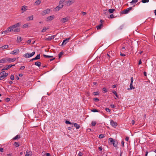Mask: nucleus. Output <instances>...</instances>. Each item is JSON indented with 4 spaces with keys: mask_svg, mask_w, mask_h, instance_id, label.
I'll use <instances>...</instances> for the list:
<instances>
[{
    "mask_svg": "<svg viewBox=\"0 0 156 156\" xmlns=\"http://www.w3.org/2000/svg\"><path fill=\"white\" fill-rule=\"evenodd\" d=\"M70 39V38H66V39L64 40L63 41L62 45H63V44H66L67 42L69 41Z\"/></svg>",
    "mask_w": 156,
    "mask_h": 156,
    "instance_id": "nucleus-15",
    "label": "nucleus"
},
{
    "mask_svg": "<svg viewBox=\"0 0 156 156\" xmlns=\"http://www.w3.org/2000/svg\"><path fill=\"white\" fill-rule=\"evenodd\" d=\"M41 62H35L34 64L35 65L40 67L41 66Z\"/></svg>",
    "mask_w": 156,
    "mask_h": 156,
    "instance_id": "nucleus-19",
    "label": "nucleus"
},
{
    "mask_svg": "<svg viewBox=\"0 0 156 156\" xmlns=\"http://www.w3.org/2000/svg\"><path fill=\"white\" fill-rule=\"evenodd\" d=\"M74 126L75 127L76 129H79L80 127V126L77 123H74Z\"/></svg>",
    "mask_w": 156,
    "mask_h": 156,
    "instance_id": "nucleus-17",
    "label": "nucleus"
},
{
    "mask_svg": "<svg viewBox=\"0 0 156 156\" xmlns=\"http://www.w3.org/2000/svg\"><path fill=\"white\" fill-rule=\"evenodd\" d=\"M131 82L132 83H133V77H131L130 79Z\"/></svg>",
    "mask_w": 156,
    "mask_h": 156,
    "instance_id": "nucleus-57",
    "label": "nucleus"
},
{
    "mask_svg": "<svg viewBox=\"0 0 156 156\" xmlns=\"http://www.w3.org/2000/svg\"><path fill=\"white\" fill-rule=\"evenodd\" d=\"M78 154L79 156H82L83 155V154L81 152H79Z\"/></svg>",
    "mask_w": 156,
    "mask_h": 156,
    "instance_id": "nucleus-59",
    "label": "nucleus"
},
{
    "mask_svg": "<svg viewBox=\"0 0 156 156\" xmlns=\"http://www.w3.org/2000/svg\"><path fill=\"white\" fill-rule=\"evenodd\" d=\"M46 156H50V154L49 153H46L45 154Z\"/></svg>",
    "mask_w": 156,
    "mask_h": 156,
    "instance_id": "nucleus-61",
    "label": "nucleus"
},
{
    "mask_svg": "<svg viewBox=\"0 0 156 156\" xmlns=\"http://www.w3.org/2000/svg\"><path fill=\"white\" fill-rule=\"evenodd\" d=\"M33 20V16L32 15L31 16H29L28 17L27 20L28 21Z\"/></svg>",
    "mask_w": 156,
    "mask_h": 156,
    "instance_id": "nucleus-24",
    "label": "nucleus"
},
{
    "mask_svg": "<svg viewBox=\"0 0 156 156\" xmlns=\"http://www.w3.org/2000/svg\"><path fill=\"white\" fill-rule=\"evenodd\" d=\"M101 156H107V154L103 153L101 155Z\"/></svg>",
    "mask_w": 156,
    "mask_h": 156,
    "instance_id": "nucleus-64",
    "label": "nucleus"
},
{
    "mask_svg": "<svg viewBox=\"0 0 156 156\" xmlns=\"http://www.w3.org/2000/svg\"><path fill=\"white\" fill-rule=\"evenodd\" d=\"M124 142L123 141H122L121 142L122 145L123 147L124 146Z\"/></svg>",
    "mask_w": 156,
    "mask_h": 156,
    "instance_id": "nucleus-60",
    "label": "nucleus"
},
{
    "mask_svg": "<svg viewBox=\"0 0 156 156\" xmlns=\"http://www.w3.org/2000/svg\"><path fill=\"white\" fill-rule=\"evenodd\" d=\"M65 122L67 124H73V122L71 123L68 120L66 121Z\"/></svg>",
    "mask_w": 156,
    "mask_h": 156,
    "instance_id": "nucleus-36",
    "label": "nucleus"
},
{
    "mask_svg": "<svg viewBox=\"0 0 156 156\" xmlns=\"http://www.w3.org/2000/svg\"><path fill=\"white\" fill-rule=\"evenodd\" d=\"M91 111L94 112H98V111L96 109H93L91 110Z\"/></svg>",
    "mask_w": 156,
    "mask_h": 156,
    "instance_id": "nucleus-46",
    "label": "nucleus"
},
{
    "mask_svg": "<svg viewBox=\"0 0 156 156\" xmlns=\"http://www.w3.org/2000/svg\"><path fill=\"white\" fill-rule=\"evenodd\" d=\"M113 57V55H112V56H111L109 54L107 53V56H105L106 60L105 61H105L106 62H108V61H111L114 58Z\"/></svg>",
    "mask_w": 156,
    "mask_h": 156,
    "instance_id": "nucleus-2",
    "label": "nucleus"
},
{
    "mask_svg": "<svg viewBox=\"0 0 156 156\" xmlns=\"http://www.w3.org/2000/svg\"><path fill=\"white\" fill-rule=\"evenodd\" d=\"M10 99L9 98H7L5 99V101L8 102L9 101H10Z\"/></svg>",
    "mask_w": 156,
    "mask_h": 156,
    "instance_id": "nucleus-51",
    "label": "nucleus"
},
{
    "mask_svg": "<svg viewBox=\"0 0 156 156\" xmlns=\"http://www.w3.org/2000/svg\"><path fill=\"white\" fill-rule=\"evenodd\" d=\"M35 53V51H33L31 53H26L23 55V56L26 58H28L33 56Z\"/></svg>",
    "mask_w": 156,
    "mask_h": 156,
    "instance_id": "nucleus-3",
    "label": "nucleus"
},
{
    "mask_svg": "<svg viewBox=\"0 0 156 156\" xmlns=\"http://www.w3.org/2000/svg\"><path fill=\"white\" fill-rule=\"evenodd\" d=\"M58 6L60 8H62L63 6V4H59V5Z\"/></svg>",
    "mask_w": 156,
    "mask_h": 156,
    "instance_id": "nucleus-50",
    "label": "nucleus"
},
{
    "mask_svg": "<svg viewBox=\"0 0 156 156\" xmlns=\"http://www.w3.org/2000/svg\"><path fill=\"white\" fill-rule=\"evenodd\" d=\"M41 2L40 0H37L35 2V4L37 5H39L41 3Z\"/></svg>",
    "mask_w": 156,
    "mask_h": 156,
    "instance_id": "nucleus-33",
    "label": "nucleus"
},
{
    "mask_svg": "<svg viewBox=\"0 0 156 156\" xmlns=\"http://www.w3.org/2000/svg\"><path fill=\"white\" fill-rule=\"evenodd\" d=\"M138 0H132V1L130 2L132 5H133L134 4L136 3Z\"/></svg>",
    "mask_w": 156,
    "mask_h": 156,
    "instance_id": "nucleus-23",
    "label": "nucleus"
},
{
    "mask_svg": "<svg viewBox=\"0 0 156 156\" xmlns=\"http://www.w3.org/2000/svg\"><path fill=\"white\" fill-rule=\"evenodd\" d=\"M27 6L25 5H24L22 6V9H21V10H22L23 11V12H22V13H23L25 11H26L27 10Z\"/></svg>",
    "mask_w": 156,
    "mask_h": 156,
    "instance_id": "nucleus-16",
    "label": "nucleus"
},
{
    "mask_svg": "<svg viewBox=\"0 0 156 156\" xmlns=\"http://www.w3.org/2000/svg\"><path fill=\"white\" fill-rule=\"evenodd\" d=\"M4 78V76H2L1 75L0 76V80H2Z\"/></svg>",
    "mask_w": 156,
    "mask_h": 156,
    "instance_id": "nucleus-55",
    "label": "nucleus"
},
{
    "mask_svg": "<svg viewBox=\"0 0 156 156\" xmlns=\"http://www.w3.org/2000/svg\"><path fill=\"white\" fill-rule=\"evenodd\" d=\"M104 135L103 134H101L99 135V137L100 138H102L104 137Z\"/></svg>",
    "mask_w": 156,
    "mask_h": 156,
    "instance_id": "nucleus-47",
    "label": "nucleus"
},
{
    "mask_svg": "<svg viewBox=\"0 0 156 156\" xmlns=\"http://www.w3.org/2000/svg\"><path fill=\"white\" fill-rule=\"evenodd\" d=\"M99 93L98 92H94L93 93V94L94 95H99Z\"/></svg>",
    "mask_w": 156,
    "mask_h": 156,
    "instance_id": "nucleus-40",
    "label": "nucleus"
},
{
    "mask_svg": "<svg viewBox=\"0 0 156 156\" xmlns=\"http://www.w3.org/2000/svg\"><path fill=\"white\" fill-rule=\"evenodd\" d=\"M14 145L16 147H17L19 146V144L17 142H15Z\"/></svg>",
    "mask_w": 156,
    "mask_h": 156,
    "instance_id": "nucleus-38",
    "label": "nucleus"
},
{
    "mask_svg": "<svg viewBox=\"0 0 156 156\" xmlns=\"http://www.w3.org/2000/svg\"><path fill=\"white\" fill-rule=\"evenodd\" d=\"M35 59H36V60H38V59H40V54H39L37 55L36 56V57H35Z\"/></svg>",
    "mask_w": 156,
    "mask_h": 156,
    "instance_id": "nucleus-35",
    "label": "nucleus"
},
{
    "mask_svg": "<svg viewBox=\"0 0 156 156\" xmlns=\"http://www.w3.org/2000/svg\"><path fill=\"white\" fill-rule=\"evenodd\" d=\"M110 106L112 108H114L115 107V106L114 105H111Z\"/></svg>",
    "mask_w": 156,
    "mask_h": 156,
    "instance_id": "nucleus-56",
    "label": "nucleus"
},
{
    "mask_svg": "<svg viewBox=\"0 0 156 156\" xmlns=\"http://www.w3.org/2000/svg\"><path fill=\"white\" fill-rule=\"evenodd\" d=\"M63 53L64 52H63V51H61V52H60L59 53V54H58V58H59V59L61 58L62 57V55L63 54Z\"/></svg>",
    "mask_w": 156,
    "mask_h": 156,
    "instance_id": "nucleus-29",
    "label": "nucleus"
},
{
    "mask_svg": "<svg viewBox=\"0 0 156 156\" xmlns=\"http://www.w3.org/2000/svg\"><path fill=\"white\" fill-rule=\"evenodd\" d=\"M43 56L45 58H48L53 57V56L48 55H43Z\"/></svg>",
    "mask_w": 156,
    "mask_h": 156,
    "instance_id": "nucleus-28",
    "label": "nucleus"
},
{
    "mask_svg": "<svg viewBox=\"0 0 156 156\" xmlns=\"http://www.w3.org/2000/svg\"><path fill=\"white\" fill-rule=\"evenodd\" d=\"M50 10L47 9H46L43 11V12L41 13L42 15L44 16L45 14L49 13L50 12Z\"/></svg>",
    "mask_w": 156,
    "mask_h": 156,
    "instance_id": "nucleus-12",
    "label": "nucleus"
},
{
    "mask_svg": "<svg viewBox=\"0 0 156 156\" xmlns=\"http://www.w3.org/2000/svg\"><path fill=\"white\" fill-rule=\"evenodd\" d=\"M28 24L27 23L24 24L23 26V28H25L28 27Z\"/></svg>",
    "mask_w": 156,
    "mask_h": 156,
    "instance_id": "nucleus-44",
    "label": "nucleus"
},
{
    "mask_svg": "<svg viewBox=\"0 0 156 156\" xmlns=\"http://www.w3.org/2000/svg\"><path fill=\"white\" fill-rule=\"evenodd\" d=\"M5 72L4 71H3L1 73H0V74L1 75V76H5Z\"/></svg>",
    "mask_w": 156,
    "mask_h": 156,
    "instance_id": "nucleus-39",
    "label": "nucleus"
},
{
    "mask_svg": "<svg viewBox=\"0 0 156 156\" xmlns=\"http://www.w3.org/2000/svg\"><path fill=\"white\" fill-rule=\"evenodd\" d=\"M93 100L96 102H98L99 101V99L97 98H94Z\"/></svg>",
    "mask_w": 156,
    "mask_h": 156,
    "instance_id": "nucleus-45",
    "label": "nucleus"
},
{
    "mask_svg": "<svg viewBox=\"0 0 156 156\" xmlns=\"http://www.w3.org/2000/svg\"><path fill=\"white\" fill-rule=\"evenodd\" d=\"M132 7H129L127 8V9H125L123 10L121 12V13L124 14H127L129 12L130 10H132Z\"/></svg>",
    "mask_w": 156,
    "mask_h": 156,
    "instance_id": "nucleus-4",
    "label": "nucleus"
},
{
    "mask_svg": "<svg viewBox=\"0 0 156 156\" xmlns=\"http://www.w3.org/2000/svg\"><path fill=\"white\" fill-rule=\"evenodd\" d=\"M16 58H7V62L10 63L11 62H13L15 61L16 60Z\"/></svg>",
    "mask_w": 156,
    "mask_h": 156,
    "instance_id": "nucleus-8",
    "label": "nucleus"
},
{
    "mask_svg": "<svg viewBox=\"0 0 156 156\" xmlns=\"http://www.w3.org/2000/svg\"><path fill=\"white\" fill-rule=\"evenodd\" d=\"M115 11V10L114 9H109L108 10V11L110 13H113Z\"/></svg>",
    "mask_w": 156,
    "mask_h": 156,
    "instance_id": "nucleus-31",
    "label": "nucleus"
},
{
    "mask_svg": "<svg viewBox=\"0 0 156 156\" xmlns=\"http://www.w3.org/2000/svg\"><path fill=\"white\" fill-rule=\"evenodd\" d=\"M7 58H4L0 60V63H7Z\"/></svg>",
    "mask_w": 156,
    "mask_h": 156,
    "instance_id": "nucleus-14",
    "label": "nucleus"
},
{
    "mask_svg": "<svg viewBox=\"0 0 156 156\" xmlns=\"http://www.w3.org/2000/svg\"><path fill=\"white\" fill-rule=\"evenodd\" d=\"M96 124V122L95 121H92L91 122V125L93 126H95Z\"/></svg>",
    "mask_w": 156,
    "mask_h": 156,
    "instance_id": "nucleus-34",
    "label": "nucleus"
},
{
    "mask_svg": "<svg viewBox=\"0 0 156 156\" xmlns=\"http://www.w3.org/2000/svg\"><path fill=\"white\" fill-rule=\"evenodd\" d=\"M25 68V67L24 66H21V67H20V70H23V69H24Z\"/></svg>",
    "mask_w": 156,
    "mask_h": 156,
    "instance_id": "nucleus-53",
    "label": "nucleus"
},
{
    "mask_svg": "<svg viewBox=\"0 0 156 156\" xmlns=\"http://www.w3.org/2000/svg\"><path fill=\"white\" fill-rule=\"evenodd\" d=\"M141 2L143 3H145L148 2H149V0H142Z\"/></svg>",
    "mask_w": 156,
    "mask_h": 156,
    "instance_id": "nucleus-42",
    "label": "nucleus"
},
{
    "mask_svg": "<svg viewBox=\"0 0 156 156\" xmlns=\"http://www.w3.org/2000/svg\"><path fill=\"white\" fill-rule=\"evenodd\" d=\"M120 55L122 56H126V55L125 54H122V53H121Z\"/></svg>",
    "mask_w": 156,
    "mask_h": 156,
    "instance_id": "nucleus-58",
    "label": "nucleus"
},
{
    "mask_svg": "<svg viewBox=\"0 0 156 156\" xmlns=\"http://www.w3.org/2000/svg\"><path fill=\"white\" fill-rule=\"evenodd\" d=\"M98 149L100 151H101L102 150V148L101 147H98Z\"/></svg>",
    "mask_w": 156,
    "mask_h": 156,
    "instance_id": "nucleus-63",
    "label": "nucleus"
},
{
    "mask_svg": "<svg viewBox=\"0 0 156 156\" xmlns=\"http://www.w3.org/2000/svg\"><path fill=\"white\" fill-rule=\"evenodd\" d=\"M54 18V16H48L47 17V19L49 20H52Z\"/></svg>",
    "mask_w": 156,
    "mask_h": 156,
    "instance_id": "nucleus-18",
    "label": "nucleus"
},
{
    "mask_svg": "<svg viewBox=\"0 0 156 156\" xmlns=\"http://www.w3.org/2000/svg\"><path fill=\"white\" fill-rule=\"evenodd\" d=\"M60 9V8L58 6L54 9V10L55 11H58Z\"/></svg>",
    "mask_w": 156,
    "mask_h": 156,
    "instance_id": "nucleus-30",
    "label": "nucleus"
},
{
    "mask_svg": "<svg viewBox=\"0 0 156 156\" xmlns=\"http://www.w3.org/2000/svg\"><path fill=\"white\" fill-rule=\"evenodd\" d=\"M110 124H111V125L112 126H113L114 127H115L118 125L117 123L116 122L114 121L113 120H111V122H110Z\"/></svg>",
    "mask_w": 156,
    "mask_h": 156,
    "instance_id": "nucleus-9",
    "label": "nucleus"
},
{
    "mask_svg": "<svg viewBox=\"0 0 156 156\" xmlns=\"http://www.w3.org/2000/svg\"><path fill=\"white\" fill-rule=\"evenodd\" d=\"M21 25V23L19 22L18 23H16L12 26H10V27L13 30V31L14 32H18L20 31V29L18 28Z\"/></svg>",
    "mask_w": 156,
    "mask_h": 156,
    "instance_id": "nucleus-1",
    "label": "nucleus"
},
{
    "mask_svg": "<svg viewBox=\"0 0 156 156\" xmlns=\"http://www.w3.org/2000/svg\"><path fill=\"white\" fill-rule=\"evenodd\" d=\"M47 30V29L46 28V27H44L43 28L42 30V32H45V31Z\"/></svg>",
    "mask_w": 156,
    "mask_h": 156,
    "instance_id": "nucleus-52",
    "label": "nucleus"
},
{
    "mask_svg": "<svg viewBox=\"0 0 156 156\" xmlns=\"http://www.w3.org/2000/svg\"><path fill=\"white\" fill-rule=\"evenodd\" d=\"M112 92L115 95L116 97H117V98L118 97V95L117 93L114 90L112 91Z\"/></svg>",
    "mask_w": 156,
    "mask_h": 156,
    "instance_id": "nucleus-37",
    "label": "nucleus"
},
{
    "mask_svg": "<svg viewBox=\"0 0 156 156\" xmlns=\"http://www.w3.org/2000/svg\"><path fill=\"white\" fill-rule=\"evenodd\" d=\"M129 87L130 88L128 89L129 90H131L132 89H135V87H133V83H130Z\"/></svg>",
    "mask_w": 156,
    "mask_h": 156,
    "instance_id": "nucleus-21",
    "label": "nucleus"
},
{
    "mask_svg": "<svg viewBox=\"0 0 156 156\" xmlns=\"http://www.w3.org/2000/svg\"><path fill=\"white\" fill-rule=\"evenodd\" d=\"M103 26V24L102 23H101L100 25L97 26V30H100L101 29L102 27Z\"/></svg>",
    "mask_w": 156,
    "mask_h": 156,
    "instance_id": "nucleus-22",
    "label": "nucleus"
},
{
    "mask_svg": "<svg viewBox=\"0 0 156 156\" xmlns=\"http://www.w3.org/2000/svg\"><path fill=\"white\" fill-rule=\"evenodd\" d=\"M25 156H31L30 154V152L27 151Z\"/></svg>",
    "mask_w": 156,
    "mask_h": 156,
    "instance_id": "nucleus-43",
    "label": "nucleus"
},
{
    "mask_svg": "<svg viewBox=\"0 0 156 156\" xmlns=\"http://www.w3.org/2000/svg\"><path fill=\"white\" fill-rule=\"evenodd\" d=\"M56 35H52L51 36H49L48 38H46L45 40L46 41H50L53 39Z\"/></svg>",
    "mask_w": 156,
    "mask_h": 156,
    "instance_id": "nucleus-13",
    "label": "nucleus"
},
{
    "mask_svg": "<svg viewBox=\"0 0 156 156\" xmlns=\"http://www.w3.org/2000/svg\"><path fill=\"white\" fill-rule=\"evenodd\" d=\"M65 0H60L59 2V4H62L64 2Z\"/></svg>",
    "mask_w": 156,
    "mask_h": 156,
    "instance_id": "nucleus-49",
    "label": "nucleus"
},
{
    "mask_svg": "<svg viewBox=\"0 0 156 156\" xmlns=\"http://www.w3.org/2000/svg\"><path fill=\"white\" fill-rule=\"evenodd\" d=\"M15 65V64H14L13 65H8L6 66L5 67H4L2 69V70H5L8 69L9 68L11 67H12L13 66H14Z\"/></svg>",
    "mask_w": 156,
    "mask_h": 156,
    "instance_id": "nucleus-5",
    "label": "nucleus"
},
{
    "mask_svg": "<svg viewBox=\"0 0 156 156\" xmlns=\"http://www.w3.org/2000/svg\"><path fill=\"white\" fill-rule=\"evenodd\" d=\"M109 141L111 143V144H112L113 143V142L114 141V140L112 138H110L108 139Z\"/></svg>",
    "mask_w": 156,
    "mask_h": 156,
    "instance_id": "nucleus-27",
    "label": "nucleus"
},
{
    "mask_svg": "<svg viewBox=\"0 0 156 156\" xmlns=\"http://www.w3.org/2000/svg\"><path fill=\"white\" fill-rule=\"evenodd\" d=\"M112 144L114 147H116L117 146L118 142L116 141H114Z\"/></svg>",
    "mask_w": 156,
    "mask_h": 156,
    "instance_id": "nucleus-25",
    "label": "nucleus"
},
{
    "mask_svg": "<svg viewBox=\"0 0 156 156\" xmlns=\"http://www.w3.org/2000/svg\"><path fill=\"white\" fill-rule=\"evenodd\" d=\"M104 93H106L107 92V89L105 87H104L102 89Z\"/></svg>",
    "mask_w": 156,
    "mask_h": 156,
    "instance_id": "nucleus-41",
    "label": "nucleus"
},
{
    "mask_svg": "<svg viewBox=\"0 0 156 156\" xmlns=\"http://www.w3.org/2000/svg\"><path fill=\"white\" fill-rule=\"evenodd\" d=\"M12 31H13V30L10 27H8L7 29L6 30H5L3 31L2 32V34L3 33L6 34V33H8L9 32H12Z\"/></svg>",
    "mask_w": 156,
    "mask_h": 156,
    "instance_id": "nucleus-7",
    "label": "nucleus"
},
{
    "mask_svg": "<svg viewBox=\"0 0 156 156\" xmlns=\"http://www.w3.org/2000/svg\"><path fill=\"white\" fill-rule=\"evenodd\" d=\"M22 40L21 39V37H17V41L18 42H20Z\"/></svg>",
    "mask_w": 156,
    "mask_h": 156,
    "instance_id": "nucleus-32",
    "label": "nucleus"
},
{
    "mask_svg": "<svg viewBox=\"0 0 156 156\" xmlns=\"http://www.w3.org/2000/svg\"><path fill=\"white\" fill-rule=\"evenodd\" d=\"M20 138V136L19 135H17L16 136H15V137L13 138V139L14 140H15L19 139Z\"/></svg>",
    "mask_w": 156,
    "mask_h": 156,
    "instance_id": "nucleus-26",
    "label": "nucleus"
},
{
    "mask_svg": "<svg viewBox=\"0 0 156 156\" xmlns=\"http://www.w3.org/2000/svg\"><path fill=\"white\" fill-rule=\"evenodd\" d=\"M74 1L73 0H69L68 1H67L65 2V5L67 6H69L71 5L72 3H73Z\"/></svg>",
    "mask_w": 156,
    "mask_h": 156,
    "instance_id": "nucleus-6",
    "label": "nucleus"
},
{
    "mask_svg": "<svg viewBox=\"0 0 156 156\" xmlns=\"http://www.w3.org/2000/svg\"><path fill=\"white\" fill-rule=\"evenodd\" d=\"M135 123V121L134 120H132L131 121V124L132 125H133Z\"/></svg>",
    "mask_w": 156,
    "mask_h": 156,
    "instance_id": "nucleus-62",
    "label": "nucleus"
},
{
    "mask_svg": "<svg viewBox=\"0 0 156 156\" xmlns=\"http://www.w3.org/2000/svg\"><path fill=\"white\" fill-rule=\"evenodd\" d=\"M20 52L19 50L18 49H15L12 51L10 54L12 55H16L19 53Z\"/></svg>",
    "mask_w": 156,
    "mask_h": 156,
    "instance_id": "nucleus-10",
    "label": "nucleus"
},
{
    "mask_svg": "<svg viewBox=\"0 0 156 156\" xmlns=\"http://www.w3.org/2000/svg\"><path fill=\"white\" fill-rule=\"evenodd\" d=\"M105 110L106 112H110V109L108 108H105Z\"/></svg>",
    "mask_w": 156,
    "mask_h": 156,
    "instance_id": "nucleus-54",
    "label": "nucleus"
},
{
    "mask_svg": "<svg viewBox=\"0 0 156 156\" xmlns=\"http://www.w3.org/2000/svg\"><path fill=\"white\" fill-rule=\"evenodd\" d=\"M10 78L11 80H14V76L13 75H11V76Z\"/></svg>",
    "mask_w": 156,
    "mask_h": 156,
    "instance_id": "nucleus-48",
    "label": "nucleus"
},
{
    "mask_svg": "<svg viewBox=\"0 0 156 156\" xmlns=\"http://www.w3.org/2000/svg\"><path fill=\"white\" fill-rule=\"evenodd\" d=\"M69 17H66L62 19L61 20V21L62 23H64L67 21L69 19Z\"/></svg>",
    "mask_w": 156,
    "mask_h": 156,
    "instance_id": "nucleus-11",
    "label": "nucleus"
},
{
    "mask_svg": "<svg viewBox=\"0 0 156 156\" xmlns=\"http://www.w3.org/2000/svg\"><path fill=\"white\" fill-rule=\"evenodd\" d=\"M9 47V46L8 45H5L3 46H2L0 48V49L4 50L5 49Z\"/></svg>",
    "mask_w": 156,
    "mask_h": 156,
    "instance_id": "nucleus-20",
    "label": "nucleus"
}]
</instances>
